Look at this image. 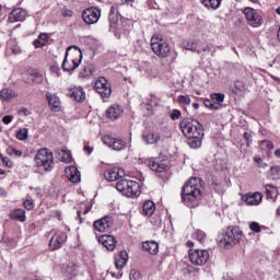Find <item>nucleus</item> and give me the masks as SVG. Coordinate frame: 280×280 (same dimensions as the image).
I'll return each instance as SVG.
<instances>
[{"label": "nucleus", "instance_id": "f257e3e1", "mask_svg": "<svg viewBox=\"0 0 280 280\" xmlns=\"http://www.w3.org/2000/svg\"><path fill=\"white\" fill-rule=\"evenodd\" d=\"M179 128L184 137L188 139V145L192 148V150H198V148L202 145L205 129H202L200 121L194 118H186L180 121Z\"/></svg>", "mask_w": 280, "mask_h": 280}, {"label": "nucleus", "instance_id": "f03ea898", "mask_svg": "<svg viewBox=\"0 0 280 280\" xmlns=\"http://www.w3.org/2000/svg\"><path fill=\"white\" fill-rule=\"evenodd\" d=\"M202 179L198 177L190 178L183 187L182 202L187 207H198V200L202 195Z\"/></svg>", "mask_w": 280, "mask_h": 280}, {"label": "nucleus", "instance_id": "7ed1b4c3", "mask_svg": "<svg viewBox=\"0 0 280 280\" xmlns=\"http://www.w3.org/2000/svg\"><path fill=\"white\" fill-rule=\"evenodd\" d=\"M34 168L37 174H47L54 170V152L42 148L34 156Z\"/></svg>", "mask_w": 280, "mask_h": 280}, {"label": "nucleus", "instance_id": "20e7f679", "mask_svg": "<svg viewBox=\"0 0 280 280\" xmlns=\"http://www.w3.org/2000/svg\"><path fill=\"white\" fill-rule=\"evenodd\" d=\"M82 62V50L78 46H70L66 50V57L62 62L63 71H75Z\"/></svg>", "mask_w": 280, "mask_h": 280}, {"label": "nucleus", "instance_id": "39448f33", "mask_svg": "<svg viewBox=\"0 0 280 280\" xmlns=\"http://www.w3.org/2000/svg\"><path fill=\"white\" fill-rule=\"evenodd\" d=\"M140 187L141 186L136 180L120 179L116 183L117 191H119L122 196H127V198L140 196Z\"/></svg>", "mask_w": 280, "mask_h": 280}, {"label": "nucleus", "instance_id": "423d86ee", "mask_svg": "<svg viewBox=\"0 0 280 280\" xmlns=\"http://www.w3.org/2000/svg\"><path fill=\"white\" fill-rule=\"evenodd\" d=\"M151 49L158 58H167L172 48H170V44L163 39L162 35L155 34L151 37Z\"/></svg>", "mask_w": 280, "mask_h": 280}, {"label": "nucleus", "instance_id": "0eeeda50", "mask_svg": "<svg viewBox=\"0 0 280 280\" xmlns=\"http://www.w3.org/2000/svg\"><path fill=\"white\" fill-rule=\"evenodd\" d=\"M94 89L96 93L101 95L102 100H108V97L113 95V85H110V82H108L104 77H100L95 81Z\"/></svg>", "mask_w": 280, "mask_h": 280}, {"label": "nucleus", "instance_id": "6e6552de", "mask_svg": "<svg viewBox=\"0 0 280 280\" xmlns=\"http://www.w3.org/2000/svg\"><path fill=\"white\" fill-rule=\"evenodd\" d=\"M244 237V233L237 226L228 228L224 235V243L226 246H235Z\"/></svg>", "mask_w": 280, "mask_h": 280}, {"label": "nucleus", "instance_id": "1a4fd4ad", "mask_svg": "<svg viewBox=\"0 0 280 280\" xmlns=\"http://www.w3.org/2000/svg\"><path fill=\"white\" fill-rule=\"evenodd\" d=\"M189 259L194 266H203L206 261H209V252L205 249H190Z\"/></svg>", "mask_w": 280, "mask_h": 280}, {"label": "nucleus", "instance_id": "9d476101", "mask_svg": "<svg viewBox=\"0 0 280 280\" xmlns=\"http://www.w3.org/2000/svg\"><path fill=\"white\" fill-rule=\"evenodd\" d=\"M102 11L95 7L89 8L82 12V19L88 25H93L100 21Z\"/></svg>", "mask_w": 280, "mask_h": 280}, {"label": "nucleus", "instance_id": "9b49d317", "mask_svg": "<svg viewBox=\"0 0 280 280\" xmlns=\"http://www.w3.org/2000/svg\"><path fill=\"white\" fill-rule=\"evenodd\" d=\"M245 19L250 25V27H260L262 21L261 15L258 14V12L253 8H245L244 9Z\"/></svg>", "mask_w": 280, "mask_h": 280}, {"label": "nucleus", "instance_id": "f8f14e48", "mask_svg": "<svg viewBox=\"0 0 280 280\" xmlns=\"http://www.w3.org/2000/svg\"><path fill=\"white\" fill-rule=\"evenodd\" d=\"M113 217H104L93 223V229L98 231V233H106V231L113 229Z\"/></svg>", "mask_w": 280, "mask_h": 280}, {"label": "nucleus", "instance_id": "ddd939ff", "mask_svg": "<svg viewBox=\"0 0 280 280\" xmlns=\"http://www.w3.org/2000/svg\"><path fill=\"white\" fill-rule=\"evenodd\" d=\"M124 176H126V171L122 168H109L104 173V177L106 180H109V183L119 180V178H124Z\"/></svg>", "mask_w": 280, "mask_h": 280}, {"label": "nucleus", "instance_id": "4468645a", "mask_svg": "<svg viewBox=\"0 0 280 280\" xmlns=\"http://www.w3.org/2000/svg\"><path fill=\"white\" fill-rule=\"evenodd\" d=\"M65 242H67L66 233L61 232L58 234H54L49 242V248H51V250H58V248H60V246H62Z\"/></svg>", "mask_w": 280, "mask_h": 280}, {"label": "nucleus", "instance_id": "2eb2a0df", "mask_svg": "<svg viewBox=\"0 0 280 280\" xmlns=\"http://www.w3.org/2000/svg\"><path fill=\"white\" fill-rule=\"evenodd\" d=\"M100 244H102L107 250H115L117 247V240L113 235H102L98 237Z\"/></svg>", "mask_w": 280, "mask_h": 280}, {"label": "nucleus", "instance_id": "dca6fc26", "mask_svg": "<svg viewBox=\"0 0 280 280\" xmlns=\"http://www.w3.org/2000/svg\"><path fill=\"white\" fill-rule=\"evenodd\" d=\"M27 16V11L23 8H18L14 9L10 14H9V21L10 23H16L19 21H24Z\"/></svg>", "mask_w": 280, "mask_h": 280}, {"label": "nucleus", "instance_id": "f3484780", "mask_svg": "<svg viewBox=\"0 0 280 280\" xmlns=\"http://www.w3.org/2000/svg\"><path fill=\"white\" fill-rule=\"evenodd\" d=\"M46 97L48 100L49 107L55 113H60L62 110V104L60 103V98L49 92L46 93Z\"/></svg>", "mask_w": 280, "mask_h": 280}, {"label": "nucleus", "instance_id": "a211bd4d", "mask_svg": "<svg viewBox=\"0 0 280 280\" xmlns=\"http://www.w3.org/2000/svg\"><path fill=\"white\" fill-rule=\"evenodd\" d=\"M22 80L25 84L32 85L36 82H40V74L36 70H30L23 74Z\"/></svg>", "mask_w": 280, "mask_h": 280}, {"label": "nucleus", "instance_id": "6ab92c4d", "mask_svg": "<svg viewBox=\"0 0 280 280\" xmlns=\"http://www.w3.org/2000/svg\"><path fill=\"white\" fill-rule=\"evenodd\" d=\"M264 199V195L261 192L247 194L243 197L244 202L248 206H257Z\"/></svg>", "mask_w": 280, "mask_h": 280}, {"label": "nucleus", "instance_id": "aec40b11", "mask_svg": "<svg viewBox=\"0 0 280 280\" xmlns=\"http://www.w3.org/2000/svg\"><path fill=\"white\" fill-rule=\"evenodd\" d=\"M149 167L156 174H165V172H167V165L159 160L149 161Z\"/></svg>", "mask_w": 280, "mask_h": 280}, {"label": "nucleus", "instance_id": "412c9836", "mask_svg": "<svg viewBox=\"0 0 280 280\" xmlns=\"http://www.w3.org/2000/svg\"><path fill=\"white\" fill-rule=\"evenodd\" d=\"M70 97L74 100V102L82 104V102L86 100V94L82 88H73L70 90Z\"/></svg>", "mask_w": 280, "mask_h": 280}, {"label": "nucleus", "instance_id": "4be33fe9", "mask_svg": "<svg viewBox=\"0 0 280 280\" xmlns=\"http://www.w3.org/2000/svg\"><path fill=\"white\" fill-rule=\"evenodd\" d=\"M66 176L70 180V183H80V171L75 166H69L66 168Z\"/></svg>", "mask_w": 280, "mask_h": 280}, {"label": "nucleus", "instance_id": "5701e85b", "mask_svg": "<svg viewBox=\"0 0 280 280\" xmlns=\"http://www.w3.org/2000/svg\"><path fill=\"white\" fill-rule=\"evenodd\" d=\"M62 272L68 279H73L78 276V264L69 262L62 268Z\"/></svg>", "mask_w": 280, "mask_h": 280}, {"label": "nucleus", "instance_id": "b1692460", "mask_svg": "<svg viewBox=\"0 0 280 280\" xmlns=\"http://www.w3.org/2000/svg\"><path fill=\"white\" fill-rule=\"evenodd\" d=\"M15 97H19V93L12 89H2L0 91V100L2 102H11V100H15Z\"/></svg>", "mask_w": 280, "mask_h": 280}, {"label": "nucleus", "instance_id": "393cba45", "mask_svg": "<svg viewBox=\"0 0 280 280\" xmlns=\"http://www.w3.org/2000/svg\"><path fill=\"white\" fill-rule=\"evenodd\" d=\"M142 249L149 253L150 255L159 254V243L155 241H145L142 243Z\"/></svg>", "mask_w": 280, "mask_h": 280}, {"label": "nucleus", "instance_id": "a878e982", "mask_svg": "<svg viewBox=\"0 0 280 280\" xmlns=\"http://www.w3.org/2000/svg\"><path fill=\"white\" fill-rule=\"evenodd\" d=\"M126 264H128V252L122 250L116 257L115 266L117 270H124V267L126 266Z\"/></svg>", "mask_w": 280, "mask_h": 280}, {"label": "nucleus", "instance_id": "bb28decb", "mask_svg": "<svg viewBox=\"0 0 280 280\" xmlns=\"http://www.w3.org/2000/svg\"><path fill=\"white\" fill-rule=\"evenodd\" d=\"M142 139L149 145H152V144L159 143V141H161V136H159V133H154L152 131H147L142 135Z\"/></svg>", "mask_w": 280, "mask_h": 280}, {"label": "nucleus", "instance_id": "cd10ccee", "mask_svg": "<svg viewBox=\"0 0 280 280\" xmlns=\"http://www.w3.org/2000/svg\"><path fill=\"white\" fill-rule=\"evenodd\" d=\"M154 211H156V206L154 205V201L152 200L144 201L142 207L143 215H147L148 218H150L151 215H154Z\"/></svg>", "mask_w": 280, "mask_h": 280}, {"label": "nucleus", "instance_id": "c85d7f7f", "mask_svg": "<svg viewBox=\"0 0 280 280\" xmlns=\"http://www.w3.org/2000/svg\"><path fill=\"white\" fill-rule=\"evenodd\" d=\"M120 115L121 108L118 105H113L106 110V116L112 120L119 119Z\"/></svg>", "mask_w": 280, "mask_h": 280}, {"label": "nucleus", "instance_id": "c756f323", "mask_svg": "<svg viewBox=\"0 0 280 280\" xmlns=\"http://www.w3.org/2000/svg\"><path fill=\"white\" fill-rule=\"evenodd\" d=\"M265 189L267 200H272L275 202L277 200V188L272 185H266Z\"/></svg>", "mask_w": 280, "mask_h": 280}, {"label": "nucleus", "instance_id": "7c9ffc66", "mask_svg": "<svg viewBox=\"0 0 280 280\" xmlns=\"http://www.w3.org/2000/svg\"><path fill=\"white\" fill-rule=\"evenodd\" d=\"M11 219L18 220L19 222H25V210L16 209L11 212Z\"/></svg>", "mask_w": 280, "mask_h": 280}, {"label": "nucleus", "instance_id": "2f4dec72", "mask_svg": "<svg viewBox=\"0 0 280 280\" xmlns=\"http://www.w3.org/2000/svg\"><path fill=\"white\" fill-rule=\"evenodd\" d=\"M202 5L205 8H211V10H218L220 8V4L222 3V0H200Z\"/></svg>", "mask_w": 280, "mask_h": 280}, {"label": "nucleus", "instance_id": "473e14b6", "mask_svg": "<svg viewBox=\"0 0 280 280\" xmlns=\"http://www.w3.org/2000/svg\"><path fill=\"white\" fill-rule=\"evenodd\" d=\"M95 73V68L92 65H86L80 72L81 78H89V75H93Z\"/></svg>", "mask_w": 280, "mask_h": 280}, {"label": "nucleus", "instance_id": "72a5a7b5", "mask_svg": "<svg viewBox=\"0 0 280 280\" xmlns=\"http://www.w3.org/2000/svg\"><path fill=\"white\" fill-rule=\"evenodd\" d=\"M113 150H124V148H126V141L121 140V139H117L114 138V142L112 144Z\"/></svg>", "mask_w": 280, "mask_h": 280}, {"label": "nucleus", "instance_id": "f704fd0d", "mask_svg": "<svg viewBox=\"0 0 280 280\" xmlns=\"http://www.w3.org/2000/svg\"><path fill=\"white\" fill-rule=\"evenodd\" d=\"M28 135L30 130H27V128H22L16 132V139H19V141H27Z\"/></svg>", "mask_w": 280, "mask_h": 280}, {"label": "nucleus", "instance_id": "c9c22d12", "mask_svg": "<svg viewBox=\"0 0 280 280\" xmlns=\"http://www.w3.org/2000/svg\"><path fill=\"white\" fill-rule=\"evenodd\" d=\"M184 47L185 49H187L188 51H192V52H196V54H202L201 50H198L196 48V42H186L184 43Z\"/></svg>", "mask_w": 280, "mask_h": 280}, {"label": "nucleus", "instance_id": "e433bc0d", "mask_svg": "<svg viewBox=\"0 0 280 280\" xmlns=\"http://www.w3.org/2000/svg\"><path fill=\"white\" fill-rule=\"evenodd\" d=\"M47 43V34H40L38 39L34 42V46L36 48L44 47V45Z\"/></svg>", "mask_w": 280, "mask_h": 280}, {"label": "nucleus", "instance_id": "4c0bfd02", "mask_svg": "<svg viewBox=\"0 0 280 280\" xmlns=\"http://www.w3.org/2000/svg\"><path fill=\"white\" fill-rule=\"evenodd\" d=\"M192 237H195V240H197V242H200V244H202V242H205V240L207 237V234L200 230H197L192 234Z\"/></svg>", "mask_w": 280, "mask_h": 280}, {"label": "nucleus", "instance_id": "58836bf2", "mask_svg": "<svg viewBox=\"0 0 280 280\" xmlns=\"http://www.w3.org/2000/svg\"><path fill=\"white\" fill-rule=\"evenodd\" d=\"M177 102H178V104H180L183 106H189L191 104V97L185 96V95H179L177 97Z\"/></svg>", "mask_w": 280, "mask_h": 280}, {"label": "nucleus", "instance_id": "ea45409f", "mask_svg": "<svg viewBox=\"0 0 280 280\" xmlns=\"http://www.w3.org/2000/svg\"><path fill=\"white\" fill-rule=\"evenodd\" d=\"M270 174L272 180H279L280 178V167L279 166H271Z\"/></svg>", "mask_w": 280, "mask_h": 280}, {"label": "nucleus", "instance_id": "a19ab883", "mask_svg": "<svg viewBox=\"0 0 280 280\" xmlns=\"http://www.w3.org/2000/svg\"><path fill=\"white\" fill-rule=\"evenodd\" d=\"M212 102H218L219 104H222L224 102V94L223 93H213L210 95Z\"/></svg>", "mask_w": 280, "mask_h": 280}, {"label": "nucleus", "instance_id": "79ce46f5", "mask_svg": "<svg viewBox=\"0 0 280 280\" xmlns=\"http://www.w3.org/2000/svg\"><path fill=\"white\" fill-rule=\"evenodd\" d=\"M129 279L130 280H141V272L137 269H131L129 273Z\"/></svg>", "mask_w": 280, "mask_h": 280}, {"label": "nucleus", "instance_id": "37998d69", "mask_svg": "<svg viewBox=\"0 0 280 280\" xmlns=\"http://www.w3.org/2000/svg\"><path fill=\"white\" fill-rule=\"evenodd\" d=\"M7 152L13 156H23V152L14 147H9Z\"/></svg>", "mask_w": 280, "mask_h": 280}, {"label": "nucleus", "instance_id": "c03bdc74", "mask_svg": "<svg viewBox=\"0 0 280 280\" xmlns=\"http://www.w3.org/2000/svg\"><path fill=\"white\" fill-rule=\"evenodd\" d=\"M61 160L65 162V163H71V153L65 151V150H61Z\"/></svg>", "mask_w": 280, "mask_h": 280}, {"label": "nucleus", "instance_id": "a18cd8bd", "mask_svg": "<svg viewBox=\"0 0 280 280\" xmlns=\"http://www.w3.org/2000/svg\"><path fill=\"white\" fill-rule=\"evenodd\" d=\"M249 229L250 231H253L254 233H261V225H259V223L257 222H252L249 224Z\"/></svg>", "mask_w": 280, "mask_h": 280}, {"label": "nucleus", "instance_id": "49530a36", "mask_svg": "<svg viewBox=\"0 0 280 280\" xmlns=\"http://www.w3.org/2000/svg\"><path fill=\"white\" fill-rule=\"evenodd\" d=\"M23 206L25 207V209H27V211H32L34 209V199H26L23 202Z\"/></svg>", "mask_w": 280, "mask_h": 280}, {"label": "nucleus", "instance_id": "de8ad7c7", "mask_svg": "<svg viewBox=\"0 0 280 280\" xmlns=\"http://www.w3.org/2000/svg\"><path fill=\"white\" fill-rule=\"evenodd\" d=\"M115 141V138L110 137V136H105L103 138V142L105 145H107L108 148H113V142Z\"/></svg>", "mask_w": 280, "mask_h": 280}, {"label": "nucleus", "instance_id": "09e8293b", "mask_svg": "<svg viewBox=\"0 0 280 280\" xmlns=\"http://www.w3.org/2000/svg\"><path fill=\"white\" fill-rule=\"evenodd\" d=\"M0 159H1L2 163H3V165H5V167H13L14 166V163L11 162L9 158L2 156L0 154Z\"/></svg>", "mask_w": 280, "mask_h": 280}, {"label": "nucleus", "instance_id": "8fccbe9b", "mask_svg": "<svg viewBox=\"0 0 280 280\" xmlns=\"http://www.w3.org/2000/svg\"><path fill=\"white\" fill-rule=\"evenodd\" d=\"M260 143H261L262 148H267V150H273L275 149V144L270 140H264Z\"/></svg>", "mask_w": 280, "mask_h": 280}, {"label": "nucleus", "instance_id": "3c124183", "mask_svg": "<svg viewBox=\"0 0 280 280\" xmlns=\"http://www.w3.org/2000/svg\"><path fill=\"white\" fill-rule=\"evenodd\" d=\"M61 16H63L65 19H71V16H73V11L69 9H62Z\"/></svg>", "mask_w": 280, "mask_h": 280}, {"label": "nucleus", "instance_id": "603ef678", "mask_svg": "<svg viewBox=\"0 0 280 280\" xmlns=\"http://www.w3.org/2000/svg\"><path fill=\"white\" fill-rule=\"evenodd\" d=\"M180 118V110L178 109H173V112L171 113V119H179Z\"/></svg>", "mask_w": 280, "mask_h": 280}, {"label": "nucleus", "instance_id": "864d4df0", "mask_svg": "<svg viewBox=\"0 0 280 280\" xmlns=\"http://www.w3.org/2000/svg\"><path fill=\"white\" fill-rule=\"evenodd\" d=\"M234 86L236 91H244V83H242V81H235Z\"/></svg>", "mask_w": 280, "mask_h": 280}, {"label": "nucleus", "instance_id": "5fc2aeb1", "mask_svg": "<svg viewBox=\"0 0 280 280\" xmlns=\"http://www.w3.org/2000/svg\"><path fill=\"white\" fill-rule=\"evenodd\" d=\"M12 119H14V116H4L2 118V122L5 124V126H8V124L12 122Z\"/></svg>", "mask_w": 280, "mask_h": 280}, {"label": "nucleus", "instance_id": "6e6d98bb", "mask_svg": "<svg viewBox=\"0 0 280 280\" xmlns=\"http://www.w3.org/2000/svg\"><path fill=\"white\" fill-rule=\"evenodd\" d=\"M244 138H245L246 141H247V145H250V143L253 142L250 133L245 132V133H244Z\"/></svg>", "mask_w": 280, "mask_h": 280}, {"label": "nucleus", "instance_id": "4d7b16f0", "mask_svg": "<svg viewBox=\"0 0 280 280\" xmlns=\"http://www.w3.org/2000/svg\"><path fill=\"white\" fill-rule=\"evenodd\" d=\"M203 104L207 108H210V106H213V101L207 98L203 101Z\"/></svg>", "mask_w": 280, "mask_h": 280}, {"label": "nucleus", "instance_id": "13d9d810", "mask_svg": "<svg viewBox=\"0 0 280 280\" xmlns=\"http://www.w3.org/2000/svg\"><path fill=\"white\" fill-rule=\"evenodd\" d=\"M83 150L84 152H86V154H91V152H93V147H89V144H85Z\"/></svg>", "mask_w": 280, "mask_h": 280}, {"label": "nucleus", "instance_id": "bf43d9fd", "mask_svg": "<svg viewBox=\"0 0 280 280\" xmlns=\"http://www.w3.org/2000/svg\"><path fill=\"white\" fill-rule=\"evenodd\" d=\"M254 161H255V163H257V164L259 165V167L262 166L261 163H264V160H261V158L255 156V158H254Z\"/></svg>", "mask_w": 280, "mask_h": 280}, {"label": "nucleus", "instance_id": "052dcab7", "mask_svg": "<svg viewBox=\"0 0 280 280\" xmlns=\"http://www.w3.org/2000/svg\"><path fill=\"white\" fill-rule=\"evenodd\" d=\"M209 108H212V110H218L220 108V104L212 102V106H210Z\"/></svg>", "mask_w": 280, "mask_h": 280}, {"label": "nucleus", "instance_id": "680f3d73", "mask_svg": "<svg viewBox=\"0 0 280 280\" xmlns=\"http://www.w3.org/2000/svg\"><path fill=\"white\" fill-rule=\"evenodd\" d=\"M20 113H23V115H25L26 117L27 115H30V110L27 108L21 109Z\"/></svg>", "mask_w": 280, "mask_h": 280}, {"label": "nucleus", "instance_id": "e2e57ef3", "mask_svg": "<svg viewBox=\"0 0 280 280\" xmlns=\"http://www.w3.org/2000/svg\"><path fill=\"white\" fill-rule=\"evenodd\" d=\"M202 51H205L206 54L209 52V51H211V46L207 45V46L202 49Z\"/></svg>", "mask_w": 280, "mask_h": 280}, {"label": "nucleus", "instance_id": "0e129e2a", "mask_svg": "<svg viewBox=\"0 0 280 280\" xmlns=\"http://www.w3.org/2000/svg\"><path fill=\"white\" fill-rule=\"evenodd\" d=\"M12 52L16 56V55L21 54V49H19V48H13V49H12Z\"/></svg>", "mask_w": 280, "mask_h": 280}, {"label": "nucleus", "instance_id": "69168bd1", "mask_svg": "<svg viewBox=\"0 0 280 280\" xmlns=\"http://www.w3.org/2000/svg\"><path fill=\"white\" fill-rule=\"evenodd\" d=\"M275 156H277V159H280V149H277L275 151Z\"/></svg>", "mask_w": 280, "mask_h": 280}, {"label": "nucleus", "instance_id": "338daca9", "mask_svg": "<svg viewBox=\"0 0 280 280\" xmlns=\"http://www.w3.org/2000/svg\"><path fill=\"white\" fill-rule=\"evenodd\" d=\"M192 108H195V110H198V108H200V104L194 103V104H192Z\"/></svg>", "mask_w": 280, "mask_h": 280}, {"label": "nucleus", "instance_id": "774afa93", "mask_svg": "<svg viewBox=\"0 0 280 280\" xmlns=\"http://www.w3.org/2000/svg\"><path fill=\"white\" fill-rule=\"evenodd\" d=\"M186 246H188L189 248H191V247L194 246V242L188 241V242L186 243Z\"/></svg>", "mask_w": 280, "mask_h": 280}]
</instances>
